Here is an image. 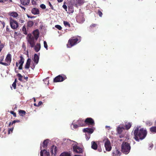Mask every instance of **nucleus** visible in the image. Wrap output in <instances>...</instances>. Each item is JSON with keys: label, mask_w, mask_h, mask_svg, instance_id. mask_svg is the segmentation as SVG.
<instances>
[{"label": "nucleus", "mask_w": 156, "mask_h": 156, "mask_svg": "<svg viewBox=\"0 0 156 156\" xmlns=\"http://www.w3.org/2000/svg\"><path fill=\"white\" fill-rule=\"evenodd\" d=\"M147 134L146 130L144 128L139 129V128H135L133 131L134 138L136 141H139L140 140H142L145 138Z\"/></svg>", "instance_id": "1"}, {"label": "nucleus", "mask_w": 156, "mask_h": 156, "mask_svg": "<svg viewBox=\"0 0 156 156\" xmlns=\"http://www.w3.org/2000/svg\"><path fill=\"white\" fill-rule=\"evenodd\" d=\"M27 39L28 42V44H29L31 48H34L35 46L37 38L39 37V34H37V35L36 37V39L31 34H28L27 35Z\"/></svg>", "instance_id": "2"}, {"label": "nucleus", "mask_w": 156, "mask_h": 156, "mask_svg": "<svg viewBox=\"0 0 156 156\" xmlns=\"http://www.w3.org/2000/svg\"><path fill=\"white\" fill-rule=\"evenodd\" d=\"M80 41V37L78 38L76 37H73L69 39V40L68 44L67 45V47L71 48L73 46L75 45Z\"/></svg>", "instance_id": "3"}, {"label": "nucleus", "mask_w": 156, "mask_h": 156, "mask_svg": "<svg viewBox=\"0 0 156 156\" xmlns=\"http://www.w3.org/2000/svg\"><path fill=\"white\" fill-rule=\"evenodd\" d=\"M131 147L130 144L127 142H123L121 145V151L125 154H128L130 151Z\"/></svg>", "instance_id": "4"}, {"label": "nucleus", "mask_w": 156, "mask_h": 156, "mask_svg": "<svg viewBox=\"0 0 156 156\" xmlns=\"http://www.w3.org/2000/svg\"><path fill=\"white\" fill-rule=\"evenodd\" d=\"M103 142H105V147L106 150L108 151H111L112 147L110 141L108 139L107 137H105L103 140Z\"/></svg>", "instance_id": "5"}, {"label": "nucleus", "mask_w": 156, "mask_h": 156, "mask_svg": "<svg viewBox=\"0 0 156 156\" xmlns=\"http://www.w3.org/2000/svg\"><path fill=\"white\" fill-rule=\"evenodd\" d=\"M10 24L11 28L13 29H16L18 27V24L16 21L12 17L9 18Z\"/></svg>", "instance_id": "6"}, {"label": "nucleus", "mask_w": 156, "mask_h": 156, "mask_svg": "<svg viewBox=\"0 0 156 156\" xmlns=\"http://www.w3.org/2000/svg\"><path fill=\"white\" fill-rule=\"evenodd\" d=\"M5 60L7 63L1 62V64L5 66H8L10 65L12 60L11 55L10 54L8 53L7 54Z\"/></svg>", "instance_id": "7"}, {"label": "nucleus", "mask_w": 156, "mask_h": 156, "mask_svg": "<svg viewBox=\"0 0 156 156\" xmlns=\"http://www.w3.org/2000/svg\"><path fill=\"white\" fill-rule=\"evenodd\" d=\"M66 78V76L64 75H59L56 77L54 79V82H62Z\"/></svg>", "instance_id": "8"}, {"label": "nucleus", "mask_w": 156, "mask_h": 156, "mask_svg": "<svg viewBox=\"0 0 156 156\" xmlns=\"http://www.w3.org/2000/svg\"><path fill=\"white\" fill-rule=\"evenodd\" d=\"M73 151L77 153H82L83 152V149L77 145H75L73 147Z\"/></svg>", "instance_id": "9"}, {"label": "nucleus", "mask_w": 156, "mask_h": 156, "mask_svg": "<svg viewBox=\"0 0 156 156\" xmlns=\"http://www.w3.org/2000/svg\"><path fill=\"white\" fill-rule=\"evenodd\" d=\"M84 123L88 125L94 126L95 123L94 119L91 118H87L84 121Z\"/></svg>", "instance_id": "10"}, {"label": "nucleus", "mask_w": 156, "mask_h": 156, "mask_svg": "<svg viewBox=\"0 0 156 156\" xmlns=\"http://www.w3.org/2000/svg\"><path fill=\"white\" fill-rule=\"evenodd\" d=\"M84 3V0H75L74 3L75 6L77 7L78 5H80Z\"/></svg>", "instance_id": "11"}, {"label": "nucleus", "mask_w": 156, "mask_h": 156, "mask_svg": "<svg viewBox=\"0 0 156 156\" xmlns=\"http://www.w3.org/2000/svg\"><path fill=\"white\" fill-rule=\"evenodd\" d=\"M41 156H49V153L48 152L45 150H41L40 152Z\"/></svg>", "instance_id": "12"}, {"label": "nucleus", "mask_w": 156, "mask_h": 156, "mask_svg": "<svg viewBox=\"0 0 156 156\" xmlns=\"http://www.w3.org/2000/svg\"><path fill=\"white\" fill-rule=\"evenodd\" d=\"M39 56L36 54H35L34 55L33 61L36 64H37L39 61Z\"/></svg>", "instance_id": "13"}, {"label": "nucleus", "mask_w": 156, "mask_h": 156, "mask_svg": "<svg viewBox=\"0 0 156 156\" xmlns=\"http://www.w3.org/2000/svg\"><path fill=\"white\" fill-rule=\"evenodd\" d=\"M31 60L30 58H28L26 64L25 66V68L26 69H28L29 68Z\"/></svg>", "instance_id": "14"}, {"label": "nucleus", "mask_w": 156, "mask_h": 156, "mask_svg": "<svg viewBox=\"0 0 156 156\" xmlns=\"http://www.w3.org/2000/svg\"><path fill=\"white\" fill-rule=\"evenodd\" d=\"M83 131L84 132H87L90 134L94 132V130L90 128H85L83 129Z\"/></svg>", "instance_id": "15"}, {"label": "nucleus", "mask_w": 156, "mask_h": 156, "mask_svg": "<svg viewBox=\"0 0 156 156\" xmlns=\"http://www.w3.org/2000/svg\"><path fill=\"white\" fill-rule=\"evenodd\" d=\"M31 12L34 15L38 14L39 13V12L38 9L36 8H34L31 10Z\"/></svg>", "instance_id": "16"}, {"label": "nucleus", "mask_w": 156, "mask_h": 156, "mask_svg": "<svg viewBox=\"0 0 156 156\" xmlns=\"http://www.w3.org/2000/svg\"><path fill=\"white\" fill-rule=\"evenodd\" d=\"M34 49L35 51L37 52H38L40 49L41 45L40 43H37L34 47Z\"/></svg>", "instance_id": "17"}, {"label": "nucleus", "mask_w": 156, "mask_h": 156, "mask_svg": "<svg viewBox=\"0 0 156 156\" xmlns=\"http://www.w3.org/2000/svg\"><path fill=\"white\" fill-rule=\"evenodd\" d=\"M20 2L23 5H27L30 2V0H20Z\"/></svg>", "instance_id": "18"}, {"label": "nucleus", "mask_w": 156, "mask_h": 156, "mask_svg": "<svg viewBox=\"0 0 156 156\" xmlns=\"http://www.w3.org/2000/svg\"><path fill=\"white\" fill-rule=\"evenodd\" d=\"M91 148L93 149L96 150L98 148V145L97 143L94 141H92L91 142Z\"/></svg>", "instance_id": "19"}, {"label": "nucleus", "mask_w": 156, "mask_h": 156, "mask_svg": "<svg viewBox=\"0 0 156 156\" xmlns=\"http://www.w3.org/2000/svg\"><path fill=\"white\" fill-rule=\"evenodd\" d=\"M48 140L47 139L44 141L42 143V146L44 148H46L47 147L48 144Z\"/></svg>", "instance_id": "20"}, {"label": "nucleus", "mask_w": 156, "mask_h": 156, "mask_svg": "<svg viewBox=\"0 0 156 156\" xmlns=\"http://www.w3.org/2000/svg\"><path fill=\"white\" fill-rule=\"evenodd\" d=\"M77 20L80 23H83L85 20L84 18L82 16H79L77 18Z\"/></svg>", "instance_id": "21"}, {"label": "nucleus", "mask_w": 156, "mask_h": 156, "mask_svg": "<svg viewBox=\"0 0 156 156\" xmlns=\"http://www.w3.org/2000/svg\"><path fill=\"white\" fill-rule=\"evenodd\" d=\"M120 152L118 150H116L113 152L112 153L113 156H119L120 155Z\"/></svg>", "instance_id": "22"}, {"label": "nucleus", "mask_w": 156, "mask_h": 156, "mask_svg": "<svg viewBox=\"0 0 156 156\" xmlns=\"http://www.w3.org/2000/svg\"><path fill=\"white\" fill-rule=\"evenodd\" d=\"M26 114V112L24 110H20L19 111V114L21 116L23 117V116L25 115Z\"/></svg>", "instance_id": "23"}, {"label": "nucleus", "mask_w": 156, "mask_h": 156, "mask_svg": "<svg viewBox=\"0 0 156 156\" xmlns=\"http://www.w3.org/2000/svg\"><path fill=\"white\" fill-rule=\"evenodd\" d=\"M9 14L10 16L15 18L19 16L18 14L16 12H10Z\"/></svg>", "instance_id": "24"}, {"label": "nucleus", "mask_w": 156, "mask_h": 156, "mask_svg": "<svg viewBox=\"0 0 156 156\" xmlns=\"http://www.w3.org/2000/svg\"><path fill=\"white\" fill-rule=\"evenodd\" d=\"M123 127H118L117 128V131L119 134H121L122 132L123 129H124Z\"/></svg>", "instance_id": "25"}, {"label": "nucleus", "mask_w": 156, "mask_h": 156, "mask_svg": "<svg viewBox=\"0 0 156 156\" xmlns=\"http://www.w3.org/2000/svg\"><path fill=\"white\" fill-rule=\"evenodd\" d=\"M20 60L19 61V63L20 64L23 65L24 62V59L22 56H20Z\"/></svg>", "instance_id": "26"}, {"label": "nucleus", "mask_w": 156, "mask_h": 156, "mask_svg": "<svg viewBox=\"0 0 156 156\" xmlns=\"http://www.w3.org/2000/svg\"><path fill=\"white\" fill-rule=\"evenodd\" d=\"M20 120H15L12 122H10L9 123V126L10 127L11 125H12L13 124H15L16 122H19Z\"/></svg>", "instance_id": "27"}, {"label": "nucleus", "mask_w": 156, "mask_h": 156, "mask_svg": "<svg viewBox=\"0 0 156 156\" xmlns=\"http://www.w3.org/2000/svg\"><path fill=\"white\" fill-rule=\"evenodd\" d=\"M34 23L32 21H29L27 23V26L28 27H30L34 25Z\"/></svg>", "instance_id": "28"}, {"label": "nucleus", "mask_w": 156, "mask_h": 156, "mask_svg": "<svg viewBox=\"0 0 156 156\" xmlns=\"http://www.w3.org/2000/svg\"><path fill=\"white\" fill-rule=\"evenodd\" d=\"M131 123L130 122H129L126 124L125 127L126 128V129H129L131 127Z\"/></svg>", "instance_id": "29"}, {"label": "nucleus", "mask_w": 156, "mask_h": 156, "mask_svg": "<svg viewBox=\"0 0 156 156\" xmlns=\"http://www.w3.org/2000/svg\"><path fill=\"white\" fill-rule=\"evenodd\" d=\"M150 131L152 132L156 133V126H153L150 128Z\"/></svg>", "instance_id": "30"}, {"label": "nucleus", "mask_w": 156, "mask_h": 156, "mask_svg": "<svg viewBox=\"0 0 156 156\" xmlns=\"http://www.w3.org/2000/svg\"><path fill=\"white\" fill-rule=\"evenodd\" d=\"M60 156H71V155L69 153L64 152L62 153Z\"/></svg>", "instance_id": "31"}, {"label": "nucleus", "mask_w": 156, "mask_h": 156, "mask_svg": "<svg viewBox=\"0 0 156 156\" xmlns=\"http://www.w3.org/2000/svg\"><path fill=\"white\" fill-rule=\"evenodd\" d=\"M78 122L80 126H84L85 124V123H84V121L79 120Z\"/></svg>", "instance_id": "32"}, {"label": "nucleus", "mask_w": 156, "mask_h": 156, "mask_svg": "<svg viewBox=\"0 0 156 156\" xmlns=\"http://www.w3.org/2000/svg\"><path fill=\"white\" fill-rule=\"evenodd\" d=\"M22 31L23 32V33L27 35V32L26 31V29L25 26H24L22 28Z\"/></svg>", "instance_id": "33"}, {"label": "nucleus", "mask_w": 156, "mask_h": 156, "mask_svg": "<svg viewBox=\"0 0 156 156\" xmlns=\"http://www.w3.org/2000/svg\"><path fill=\"white\" fill-rule=\"evenodd\" d=\"M54 145L52 146L50 148V153L52 155L54 154Z\"/></svg>", "instance_id": "34"}, {"label": "nucleus", "mask_w": 156, "mask_h": 156, "mask_svg": "<svg viewBox=\"0 0 156 156\" xmlns=\"http://www.w3.org/2000/svg\"><path fill=\"white\" fill-rule=\"evenodd\" d=\"M63 23L65 26H68L69 27H70V25L68 22L66 21H64Z\"/></svg>", "instance_id": "35"}, {"label": "nucleus", "mask_w": 156, "mask_h": 156, "mask_svg": "<svg viewBox=\"0 0 156 156\" xmlns=\"http://www.w3.org/2000/svg\"><path fill=\"white\" fill-rule=\"evenodd\" d=\"M17 76L18 77V79L20 81H22V78L23 77V76L21 75L20 74L18 73L17 75Z\"/></svg>", "instance_id": "36"}, {"label": "nucleus", "mask_w": 156, "mask_h": 156, "mask_svg": "<svg viewBox=\"0 0 156 156\" xmlns=\"http://www.w3.org/2000/svg\"><path fill=\"white\" fill-rule=\"evenodd\" d=\"M146 124L147 126H150L152 125V122L150 121H147Z\"/></svg>", "instance_id": "37"}, {"label": "nucleus", "mask_w": 156, "mask_h": 156, "mask_svg": "<svg viewBox=\"0 0 156 156\" xmlns=\"http://www.w3.org/2000/svg\"><path fill=\"white\" fill-rule=\"evenodd\" d=\"M99 16L100 17H101L102 16V15H103L102 13V12L100 11V10H98V12L97 13Z\"/></svg>", "instance_id": "38"}, {"label": "nucleus", "mask_w": 156, "mask_h": 156, "mask_svg": "<svg viewBox=\"0 0 156 156\" xmlns=\"http://www.w3.org/2000/svg\"><path fill=\"white\" fill-rule=\"evenodd\" d=\"M55 27L59 30H61L62 27L59 25H56L55 26Z\"/></svg>", "instance_id": "39"}, {"label": "nucleus", "mask_w": 156, "mask_h": 156, "mask_svg": "<svg viewBox=\"0 0 156 156\" xmlns=\"http://www.w3.org/2000/svg\"><path fill=\"white\" fill-rule=\"evenodd\" d=\"M96 26L97 24H92L90 26L89 28L91 30L93 28L96 27Z\"/></svg>", "instance_id": "40"}, {"label": "nucleus", "mask_w": 156, "mask_h": 156, "mask_svg": "<svg viewBox=\"0 0 156 156\" xmlns=\"http://www.w3.org/2000/svg\"><path fill=\"white\" fill-rule=\"evenodd\" d=\"M54 155H55V154H56L57 152V147L55 146L54 145Z\"/></svg>", "instance_id": "41"}, {"label": "nucleus", "mask_w": 156, "mask_h": 156, "mask_svg": "<svg viewBox=\"0 0 156 156\" xmlns=\"http://www.w3.org/2000/svg\"><path fill=\"white\" fill-rule=\"evenodd\" d=\"M44 47L47 49L48 50V45L46 42L45 41H44Z\"/></svg>", "instance_id": "42"}, {"label": "nucleus", "mask_w": 156, "mask_h": 156, "mask_svg": "<svg viewBox=\"0 0 156 156\" xmlns=\"http://www.w3.org/2000/svg\"><path fill=\"white\" fill-rule=\"evenodd\" d=\"M10 113L11 114L13 115V116H14V117H16V113L15 112H14L13 111H11L10 112Z\"/></svg>", "instance_id": "43"}, {"label": "nucleus", "mask_w": 156, "mask_h": 156, "mask_svg": "<svg viewBox=\"0 0 156 156\" xmlns=\"http://www.w3.org/2000/svg\"><path fill=\"white\" fill-rule=\"evenodd\" d=\"M4 44H0V52L2 50V48L4 47Z\"/></svg>", "instance_id": "44"}, {"label": "nucleus", "mask_w": 156, "mask_h": 156, "mask_svg": "<svg viewBox=\"0 0 156 156\" xmlns=\"http://www.w3.org/2000/svg\"><path fill=\"white\" fill-rule=\"evenodd\" d=\"M13 129V127L9 129L8 130V134H10V133H12Z\"/></svg>", "instance_id": "45"}, {"label": "nucleus", "mask_w": 156, "mask_h": 156, "mask_svg": "<svg viewBox=\"0 0 156 156\" xmlns=\"http://www.w3.org/2000/svg\"><path fill=\"white\" fill-rule=\"evenodd\" d=\"M40 6L42 9H45L46 8V6L44 4L41 5Z\"/></svg>", "instance_id": "46"}, {"label": "nucleus", "mask_w": 156, "mask_h": 156, "mask_svg": "<svg viewBox=\"0 0 156 156\" xmlns=\"http://www.w3.org/2000/svg\"><path fill=\"white\" fill-rule=\"evenodd\" d=\"M48 4H49V5L51 9L52 10L54 9V7H53V6L52 5L51 3L49 2H48Z\"/></svg>", "instance_id": "47"}, {"label": "nucleus", "mask_w": 156, "mask_h": 156, "mask_svg": "<svg viewBox=\"0 0 156 156\" xmlns=\"http://www.w3.org/2000/svg\"><path fill=\"white\" fill-rule=\"evenodd\" d=\"M0 22L3 25V28H4L5 25V24L4 22L3 21H0Z\"/></svg>", "instance_id": "48"}, {"label": "nucleus", "mask_w": 156, "mask_h": 156, "mask_svg": "<svg viewBox=\"0 0 156 156\" xmlns=\"http://www.w3.org/2000/svg\"><path fill=\"white\" fill-rule=\"evenodd\" d=\"M12 86L13 87L14 89H15L16 88V83H13L12 84Z\"/></svg>", "instance_id": "49"}, {"label": "nucleus", "mask_w": 156, "mask_h": 156, "mask_svg": "<svg viewBox=\"0 0 156 156\" xmlns=\"http://www.w3.org/2000/svg\"><path fill=\"white\" fill-rule=\"evenodd\" d=\"M4 59V56H2L1 57L0 59V64H1V62H2V61Z\"/></svg>", "instance_id": "50"}, {"label": "nucleus", "mask_w": 156, "mask_h": 156, "mask_svg": "<svg viewBox=\"0 0 156 156\" xmlns=\"http://www.w3.org/2000/svg\"><path fill=\"white\" fill-rule=\"evenodd\" d=\"M62 7L66 11H67V7L66 5L64 4L62 6Z\"/></svg>", "instance_id": "51"}, {"label": "nucleus", "mask_w": 156, "mask_h": 156, "mask_svg": "<svg viewBox=\"0 0 156 156\" xmlns=\"http://www.w3.org/2000/svg\"><path fill=\"white\" fill-rule=\"evenodd\" d=\"M42 102L41 101H40L38 104L37 105V106H39L42 104Z\"/></svg>", "instance_id": "52"}, {"label": "nucleus", "mask_w": 156, "mask_h": 156, "mask_svg": "<svg viewBox=\"0 0 156 156\" xmlns=\"http://www.w3.org/2000/svg\"><path fill=\"white\" fill-rule=\"evenodd\" d=\"M23 65L20 64V66H19L18 69L20 70H21L23 69Z\"/></svg>", "instance_id": "53"}, {"label": "nucleus", "mask_w": 156, "mask_h": 156, "mask_svg": "<svg viewBox=\"0 0 156 156\" xmlns=\"http://www.w3.org/2000/svg\"><path fill=\"white\" fill-rule=\"evenodd\" d=\"M78 127V125L77 124H73V128H76Z\"/></svg>", "instance_id": "54"}, {"label": "nucleus", "mask_w": 156, "mask_h": 156, "mask_svg": "<svg viewBox=\"0 0 156 156\" xmlns=\"http://www.w3.org/2000/svg\"><path fill=\"white\" fill-rule=\"evenodd\" d=\"M90 138V135H89L88 136H87L86 135V139L87 140H88Z\"/></svg>", "instance_id": "55"}, {"label": "nucleus", "mask_w": 156, "mask_h": 156, "mask_svg": "<svg viewBox=\"0 0 156 156\" xmlns=\"http://www.w3.org/2000/svg\"><path fill=\"white\" fill-rule=\"evenodd\" d=\"M27 17L28 18H34L35 17L34 16H30L29 15H27Z\"/></svg>", "instance_id": "56"}, {"label": "nucleus", "mask_w": 156, "mask_h": 156, "mask_svg": "<svg viewBox=\"0 0 156 156\" xmlns=\"http://www.w3.org/2000/svg\"><path fill=\"white\" fill-rule=\"evenodd\" d=\"M98 151L99 152H101L102 151V149L101 148H98Z\"/></svg>", "instance_id": "57"}, {"label": "nucleus", "mask_w": 156, "mask_h": 156, "mask_svg": "<svg viewBox=\"0 0 156 156\" xmlns=\"http://www.w3.org/2000/svg\"><path fill=\"white\" fill-rule=\"evenodd\" d=\"M8 27H9V26H6V30L7 31H9V28Z\"/></svg>", "instance_id": "58"}, {"label": "nucleus", "mask_w": 156, "mask_h": 156, "mask_svg": "<svg viewBox=\"0 0 156 156\" xmlns=\"http://www.w3.org/2000/svg\"><path fill=\"white\" fill-rule=\"evenodd\" d=\"M31 68L33 69H34L35 68V65L34 64H33V65L31 66Z\"/></svg>", "instance_id": "59"}, {"label": "nucleus", "mask_w": 156, "mask_h": 156, "mask_svg": "<svg viewBox=\"0 0 156 156\" xmlns=\"http://www.w3.org/2000/svg\"><path fill=\"white\" fill-rule=\"evenodd\" d=\"M24 78L26 80V81H27L28 80V77H27V76L24 77Z\"/></svg>", "instance_id": "60"}, {"label": "nucleus", "mask_w": 156, "mask_h": 156, "mask_svg": "<svg viewBox=\"0 0 156 156\" xmlns=\"http://www.w3.org/2000/svg\"><path fill=\"white\" fill-rule=\"evenodd\" d=\"M63 0H57V1L59 2H61L63 1Z\"/></svg>", "instance_id": "61"}, {"label": "nucleus", "mask_w": 156, "mask_h": 156, "mask_svg": "<svg viewBox=\"0 0 156 156\" xmlns=\"http://www.w3.org/2000/svg\"><path fill=\"white\" fill-rule=\"evenodd\" d=\"M16 68H15V72L16 73H18V71L16 70Z\"/></svg>", "instance_id": "62"}, {"label": "nucleus", "mask_w": 156, "mask_h": 156, "mask_svg": "<svg viewBox=\"0 0 156 156\" xmlns=\"http://www.w3.org/2000/svg\"><path fill=\"white\" fill-rule=\"evenodd\" d=\"M16 82H17V79H15L14 82L13 83H16Z\"/></svg>", "instance_id": "63"}, {"label": "nucleus", "mask_w": 156, "mask_h": 156, "mask_svg": "<svg viewBox=\"0 0 156 156\" xmlns=\"http://www.w3.org/2000/svg\"><path fill=\"white\" fill-rule=\"evenodd\" d=\"M20 21V23H23L24 22V21L23 20H21Z\"/></svg>", "instance_id": "64"}]
</instances>
